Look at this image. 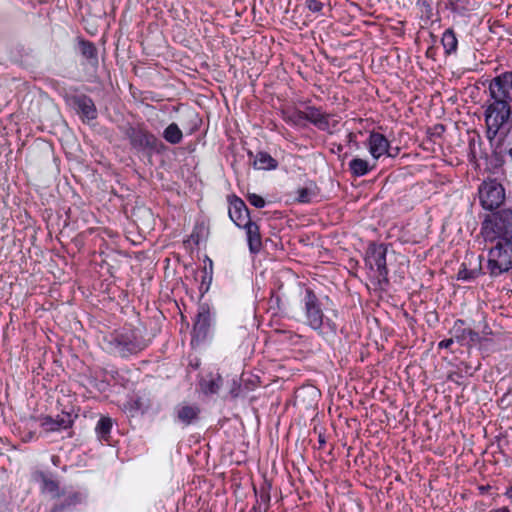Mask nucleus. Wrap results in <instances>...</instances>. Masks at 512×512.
Here are the masks:
<instances>
[{
    "mask_svg": "<svg viewBox=\"0 0 512 512\" xmlns=\"http://www.w3.org/2000/svg\"><path fill=\"white\" fill-rule=\"evenodd\" d=\"M326 443L324 437L322 435H319V444H320V447L323 446L324 444Z\"/></svg>",
    "mask_w": 512,
    "mask_h": 512,
    "instance_id": "37998d69",
    "label": "nucleus"
},
{
    "mask_svg": "<svg viewBox=\"0 0 512 512\" xmlns=\"http://www.w3.org/2000/svg\"><path fill=\"white\" fill-rule=\"evenodd\" d=\"M253 166L258 170H274L278 166V162L267 152H258L254 156Z\"/></svg>",
    "mask_w": 512,
    "mask_h": 512,
    "instance_id": "4be33fe9",
    "label": "nucleus"
},
{
    "mask_svg": "<svg viewBox=\"0 0 512 512\" xmlns=\"http://www.w3.org/2000/svg\"><path fill=\"white\" fill-rule=\"evenodd\" d=\"M229 210L228 215L231 221L238 227H242L247 222H250L251 215L245 202L236 195L228 197Z\"/></svg>",
    "mask_w": 512,
    "mask_h": 512,
    "instance_id": "9d476101",
    "label": "nucleus"
},
{
    "mask_svg": "<svg viewBox=\"0 0 512 512\" xmlns=\"http://www.w3.org/2000/svg\"><path fill=\"white\" fill-rule=\"evenodd\" d=\"M285 121L297 126L303 125V122L305 121L304 111L295 110L285 117Z\"/></svg>",
    "mask_w": 512,
    "mask_h": 512,
    "instance_id": "473e14b6",
    "label": "nucleus"
},
{
    "mask_svg": "<svg viewBox=\"0 0 512 512\" xmlns=\"http://www.w3.org/2000/svg\"><path fill=\"white\" fill-rule=\"evenodd\" d=\"M446 8L458 15H463L468 10L462 0H446Z\"/></svg>",
    "mask_w": 512,
    "mask_h": 512,
    "instance_id": "2f4dec72",
    "label": "nucleus"
},
{
    "mask_svg": "<svg viewBox=\"0 0 512 512\" xmlns=\"http://www.w3.org/2000/svg\"><path fill=\"white\" fill-rule=\"evenodd\" d=\"M510 116L509 103L494 99L485 113V122L488 131L496 134L498 130L507 122Z\"/></svg>",
    "mask_w": 512,
    "mask_h": 512,
    "instance_id": "0eeeda50",
    "label": "nucleus"
},
{
    "mask_svg": "<svg viewBox=\"0 0 512 512\" xmlns=\"http://www.w3.org/2000/svg\"><path fill=\"white\" fill-rule=\"evenodd\" d=\"M177 420L188 426L198 419L200 408L197 405L180 404L175 408Z\"/></svg>",
    "mask_w": 512,
    "mask_h": 512,
    "instance_id": "2eb2a0df",
    "label": "nucleus"
},
{
    "mask_svg": "<svg viewBox=\"0 0 512 512\" xmlns=\"http://www.w3.org/2000/svg\"><path fill=\"white\" fill-rule=\"evenodd\" d=\"M296 201L299 203H309L312 197L317 194V187L314 183H310L308 186L299 187L296 191Z\"/></svg>",
    "mask_w": 512,
    "mask_h": 512,
    "instance_id": "a878e982",
    "label": "nucleus"
},
{
    "mask_svg": "<svg viewBox=\"0 0 512 512\" xmlns=\"http://www.w3.org/2000/svg\"><path fill=\"white\" fill-rule=\"evenodd\" d=\"M333 315H334L335 317H337V312H336V311H333Z\"/></svg>",
    "mask_w": 512,
    "mask_h": 512,
    "instance_id": "09e8293b",
    "label": "nucleus"
},
{
    "mask_svg": "<svg viewBox=\"0 0 512 512\" xmlns=\"http://www.w3.org/2000/svg\"><path fill=\"white\" fill-rule=\"evenodd\" d=\"M480 272L476 269H468L465 263L461 264V267L457 274V279L462 281H472L479 276Z\"/></svg>",
    "mask_w": 512,
    "mask_h": 512,
    "instance_id": "c85d7f7f",
    "label": "nucleus"
},
{
    "mask_svg": "<svg viewBox=\"0 0 512 512\" xmlns=\"http://www.w3.org/2000/svg\"><path fill=\"white\" fill-rule=\"evenodd\" d=\"M388 246L383 243H370L365 253V266L376 274L380 287L389 284V270L387 268L386 256Z\"/></svg>",
    "mask_w": 512,
    "mask_h": 512,
    "instance_id": "39448f33",
    "label": "nucleus"
},
{
    "mask_svg": "<svg viewBox=\"0 0 512 512\" xmlns=\"http://www.w3.org/2000/svg\"><path fill=\"white\" fill-rule=\"evenodd\" d=\"M85 500V495L81 492L69 493L61 503L55 504L50 512H63L81 504Z\"/></svg>",
    "mask_w": 512,
    "mask_h": 512,
    "instance_id": "6ab92c4d",
    "label": "nucleus"
},
{
    "mask_svg": "<svg viewBox=\"0 0 512 512\" xmlns=\"http://www.w3.org/2000/svg\"><path fill=\"white\" fill-rule=\"evenodd\" d=\"M455 338L452 336L451 338L444 339L438 343L439 349H449L451 345L454 343Z\"/></svg>",
    "mask_w": 512,
    "mask_h": 512,
    "instance_id": "58836bf2",
    "label": "nucleus"
},
{
    "mask_svg": "<svg viewBox=\"0 0 512 512\" xmlns=\"http://www.w3.org/2000/svg\"><path fill=\"white\" fill-rule=\"evenodd\" d=\"M347 139H348V142H349V143H350V142H353V141L355 140V135H354L352 132H350V133H348V135H347Z\"/></svg>",
    "mask_w": 512,
    "mask_h": 512,
    "instance_id": "a19ab883",
    "label": "nucleus"
},
{
    "mask_svg": "<svg viewBox=\"0 0 512 512\" xmlns=\"http://www.w3.org/2000/svg\"><path fill=\"white\" fill-rule=\"evenodd\" d=\"M40 479H41L42 488L44 491L50 493L53 498L60 497L59 483L57 481L53 480L45 473L40 474Z\"/></svg>",
    "mask_w": 512,
    "mask_h": 512,
    "instance_id": "cd10ccee",
    "label": "nucleus"
},
{
    "mask_svg": "<svg viewBox=\"0 0 512 512\" xmlns=\"http://www.w3.org/2000/svg\"><path fill=\"white\" fill-rule=\"evenodd\" d=\"M502 152L512 158V136H506L501 143Z\"/></svg>",
    "mask_w": 512,
    "mask_h": 512,
    "instance_id": "e433bc0d",
    "label": "nucleus"
},
{
    "mask_svg": "<svg viewBox=\"0 0 512 512\" xmlns=\"http://www.w3.org/2000/svg\"><path fill=\"white\" fill-rule=\"evenodd\" d=\"M450 333L461 345H475L479 344L482 340L478 332L465 327V321L463 319H457L454 322Z\"/></svg>",
    "mask_w": 512,
    "mask_h": 512,
    "instance_id": "9b49d317",
    "label": "nucleus"
},
{
    "mask_svg": "<svg viewBox=\"0 0 512 512\" xmlns=\"http://www.w3.org/2000/svg\"><path fill=\"white\" fill-rule=\"evenodd\" d=\"M121 131L129 140L131 147L137 151L160 153L164 149V144L143 125L134 126L130 123L121 127Z\"/></svg>",
    "mask_w": 512,
    "mask_h": 512,
    "instance_id": "20e7f679",
    "label": "nucleus"
},
{
    "mask_svg": "<svg viewBox=\"0 0 512 512\" xmlns=\"http://www.w3.org/2000/svg\"><path fill=\"white\" fill-rule=\"evenodd\" d=\"M305 121L315 125L320 130H327L329 128L328 115L323 113L320 108L315 106H308L304 111Z\"/></svg>",
    "mask_w": 512,
    "mask_h": 512,
    "instance_id": "dca6fc26",
    "label": "nucleus"
},
{
    "mask_svg": "<svg viewBox=\"0 0 512 512\" xmlns=\"http://www.w3.org/2000/svg\"><path fill=\"white\" fill-rule=\"evenodd\" d=\"M222 384L223 379L219 373H209L199 382L201 391L206 395L218 393Z\"/></svg>",
    "mask_w": 512,
    "mask_h": 512,
    "instance_id": "f3484780",
    "label": "nucleus"
},
{
    "mask_svg": "<svg viewBox=\"0 0 512 512\" xmlns=\"http://www.w3.org/2000/svg\"><path fill=\"white\" fill-rule=\"evenodd\" d=\"M255 494L257 496L256 505L260 506L263 504L265 506V509L267 508L269 502H270V492H269V486L263 485L260 488L259 494L254 488Z\"/></svg>",
    "mask_w": 512,
    "mask_h": 512,
    "instance_id": "7c9ffc66",
    "label": "nucleus"
},
{
    "mask_svg": "<svg viewBox=\"0 0 512 512\" xmlns=\"http://www.w3.org/2000/svg\"><path fill=\"white\" fill-rule=\"evenodd\" d=\"M211 314L208 306H200L193 325V337L198 341L204 340L211 327Z\"/></svg>",
    "mask_w": 512,
    "mask_h": 512,
    "instance_id": "f8f14e48",
    "label": "nucleus"
},
{
    "mask_svg": "<svg viewBox=\"0 0 512 512\" xmlns=\"http://www.w3.org/2000/svg\"><path fill=\"white\" fill-rule=\"evenodd\" d=\"M250 512H262V510H261V507H260V506H258V505H256V504H255V505L252 507V509L250 510Z\"/></svg>",
    "mask_w": 512,
    "mask_h": 512,
    "instance_id": "79ce46f5",
    "label": "nucleus"
},
{
    "mask_svg": "<svg viewBox=\"0 0 512 512\" xmlns=\"http://www.w3.org/2000/svg\"><path fill=\"white\" fill-rule=\"evenodd\" d=\"M79 45L82 55L90 62V64L97 65L98 55L95 45L87 40H81Z\"/></svg>",
    "mask_w": 512,
    "mask_h": 512,
    "instance_id": "393cba45",
    "label": "nucleus"
},
{
    "mask_svg": "<svg viewBox=\"0 0 512 512\" xmlns=\"http://www.w3.org/2000/svg\"><path fill=\"white\" fill-rule=\"evenodd\" d=\"M113 422L110 417H101L96 425L95 431L100 440L108 441L112 430Z\"/></svg>",
    "mask_w": 512,
    "mask_h": 512,
    "instance_id": "b1692460",
    "label": "nucleus"
},
{
    "mask_svg": "<svg viewBox=\"0 0 512 512\" xmlns=\"http://www.w3.org/2000/svg\"><path fill=\"white\" fill-rule=\"evenodd\" d=\"M247 200L252 206L256 208H263L266 205L265 199L262 196L255 193H249L247 195Z\"/></svg>",
    "mask_w": 512,
    "mask_h": 512,
    "instance_id": "f704fd0d",
    "label": "nucleus"
},
{
    "mask_svg": "<svg viewBox=\"0 0 512 512\" xmlns=\"http://www.w3.org/2000/svg\"><path fill=\"white\" fill-rule=\"evenodd\" d=\"M348 167L353 177H362L370 173L373 169H375L376 161L370 164L368 160L355 157L349 162Z\"/></svg>",
    "mask_w": 512,
    "mask_h": 512,
    "instance_id": "a211bd4d",
    "label": "nucleus"
},
{
    "mask_svg": "<svg viewBox=\"0 0 512 512\" xmlns=\"http://www.w3.org/2000/svg\"><path fill=\"white\" fill-rule=\"evenodd\" d=\"M305 6L309 11L313 13L323 14L322 10L324 8V3L321 2L320 0H306Z\"/></svg>",
    "mask_w": 512,
    "mask_h": 512,
    "instance_id": "72a5a7b5",
    "label": "nucleus"
},
{
    "mask_svg": "<svg viewBox=\"0 0 512 512\" xmlns=\"http://www.w3.org/2000/svg\"><path fill=\"white\" fill-rule=\"evenodd\" d=\"M342 150H343L342 145H338V146H337V152H338V153H340Z\"/></svg>",
    "mask_w": 512,
    "mask_h": 512,
    "instance_id": "49530a36",
    "label": "nucleus"
},
{
    "mask_svg": "<svg viewBox=\"0 0 512 512\" xmlns=\"http://www.w3.org/2000/svg\"><path fill=\"white\" fill-rule=\"evenodd\" d=\"M240 229L245 230L248 248L251 254H257L262 249V236L259 225L251 220L244 224Z\"/></svg>",
    "mask_w": 512,
    "mask_h": 512,
    "instance_id": "ddd939ff",
    "label": "nucleus"
},
{
    "mask_svg": "<svg viewBox=\"0 0 512 512\" xmlns=\"http://www.w3.org/2000/svg\"><path fill=\"white\" fill-rule=\"evenodd\" d=\"M391 150H392V154H395V157H396L398 155V153H399V148L398 147H396V148H392L391 147Z\"/></svg>",
    "mask_w": 512,
    "mask_h": 512,
    "instance_id": "c03bdc74",
    "label": "nucleus"
},
{
    "mask_svg": "<svg viewBox=\"0 0 512 512\" xmlns=\"http://www.w3.org/2000/svg\"><path fill=\"white\" fill-rule=\"evenodd\" d=\"M73 103L78 113L87 120L90 121L97 118V109L91 97L84 94L76 95L73 97Z\"/></svg>",
    "mask_w": 512,
    "mask_h": 512,
    "instance_id": "4468645a",
    "label": "nucleus"
},
{
    "mask_svg": "<svg viewBox=\"0 0 512 512\" xmlns=\"http://www.w3.org/2000/svg\"><path fill=\"white\" fill-rule=\"evenodd\" d=\"M441 44L446 56L456 55L458 49V39L456 33L452 28L444 31L441 37Z\"/></svg>",
    "mask_w": 512,
    "mask_h": 512,
    "instance_id": "412c9836",
    "label": "nucleus"
},
{
    "mask_svg": "<svg viewBox=\"0 0 512 512\" xmlns=\"http://www.w3.org/2000/svg\"><path fill=\"white\" fill-rule=\"evenodd\" d=\"M479 199L485 210L499 208L505 200V189L495 179L484 181L479 187Z\"/></svg>",
    "mask_w": 512,
    "mask_h": 512,
    "instance_id": "423d86ee",
    "label": "nucleus"
},
{
    "mask_svg": "<svg viewBox=\"0 0 512 512\" xmlns=\"http://www.w3.org/2000/svg\"><path fill=\"white\" fill-rule=\"evenodd\" d=\"M162 137L169 144L177 145L182 142L183 133L179 126L172 122L163 130Z\"/></svg>",
    "mask_w": 512,
    "mask_h": 512,
    "instance_id": "5701e85b",
    "label": "nucleus"
},
{
    "mask_svg": "<svg viewBox=\"0 0 512 512\" xmlns=\"http://www.w3.org/2000/svg\"><path fill=\"white\" fill-rule=\"evenodd\" d=\"M489 90L493 99L509 103L512 100V71L494 78L489 85Z\"/></svg>",
    "mask_w": 512,
    "mask_h": 512,
    "instance_id": "6e6552de",
    "label": "nucleus"
},
{
    "mask_svg": "<svg viewBox=\"0 0 512 512\" xmlns=\"http://www.w3.org/2000/svg\"><path fill=\"white\" fill-rule=\"evenodd\" d=\"M499 226L502 227V229L505 227V231L503 232L502 231V234H506L507 232L509 234L512 233V209H509V210H505L502 212L500 218H499V222L496 221Z\"/></svg>",
    "mask_w": 512,
    "mask_h": 512,
    "instance_id": "c756f323",
    "label": "nucleus"
},
{
    "mask_svg": "<svg viewBox=\"0 0 512 512\" xmlns=\"http://www.w3.org/2000/svg\"><path fill=\"white\" fill-rule=\"evenodd\" d=\"M488 488H489V486H487V487H484V486L480 487V489H481L482 491H486V489H488Z\"/></svg>",
    "mask_w": 512,
    "mask_h": 512,
    "instance_id": "de8ad7c7",
    "label": "nucleus"
},
{
    "mask_svg": "<svg viewBox=\"0 0 512 512\" xmlns=\"http://www.w3.org/2000/svg\"><path fill=\"white\" fill-rule=\"evenodd\" d=\"M490 512H510V511H509V509L507 507H501V508L492 510Z\"/></svg>",
    "mask_w": 512,
    "mask_h": 512,
    "instance_id": "ea45409f",
    "label": "nucleus"
},
{
    "mask_svg": "<svg viewBox=\"0 0 512 512\" xmlns=\"http://www.w3.org/2000/svg\"><path fill=\"white\" fill-rule=\"evenodd\" d=\"M416 7L419 10L420 19L427 24L433 17V7L431 0H417Z\"/></svg>",
    "mask_w": 512,
    "mask_h": 512,
    "instance_id": "bb28decb",
    "label": "nucleus"
},
{
    "mask_svg": "<svg viewBox=\"0 0 512 512\" xmlns=\"http://www.w3.org/2000/svg\"><path fill=\"white\" fill-rule=\"evenodd\" d=\"M189 116L192 123V126L189 129V134H193L199 128L201 120L199 119L198 114L195 112L190 113Z\"/></svg>",
    "mask_w": 512,
    "mask_h": 512,
    "instance_id": "4c0bfd02",
    "label": "nucleus"
},
{
    "mask_svg": "<svg viewBox=\"0 0 512 512\" xmlns=\"http://www.w3.org/2000/svg\"><path fill=\"white\" fill-rule=\"evenodd\" d=\"M71 425L72 420L69 414L58 416L56 419H53L52 417H46L42 422V426L47 431H59L62 429H67L71 427Z\"/></svg>",
    "mask_w": 512,
    "mask_h": 512,
    "instance_id": "aec40b11",
    "label": "nucleus"
},
{
    "mask_svg": "<svg viewBox=\"0 0 512 512\" xmlns=\"http://www.w3.org/2000/svg\"><path fill=\"white\" fill-rule=\"evenodd\" d=\"M300 303L304 324L325 341H333L337 335L338 325L333 318L324 314L323 305L314 290L306 287Z\"/></svg>",
    "mask_w": 512,
    "mask_h": 512,
    "instance_id": "f03ea898",
    "label": "nucleus"
},
{
    "mask_svg": "<svg viewBox=\"0 0 512 512\" xmlns=\"http://www.w3.org/2000/svg\"><path fill=\"white\" fill-rule=\"evenodd\" d=\"M58 461H59V457H57V456L52 457V462L54 465H57Z\"/></svg>",
    "mask_w": 512,
    "mask_h": 512,
    "instance_id": "a18cd8bd",
    "label": "nucleus"
},
{
    "mask_svg": "<svg viewBox=\"0 0 512 512\" xmlns=\"http://www.w3.org/2000/svg\"><path fill=\"white\" fill-rule=\"evenodd\" d=\"M209 265H210V272L207 271L206 267L204 268V271H203L204 275L202 277L201 287H200V289H202L203 286L206 285L205 290H204L205 292L208 290L209 285L212 281V261L211 260H209Z\"/></svg>",
    "mask_w": 512,
    "mask_h": 512,
    "instance_id": "c9c22d12",
    "label": "nucleus"
},
{
    "mask_svg": "<svg viewBox=\"0 0 512 512\" xmlns=\"http://www.w3.org/2000/svg\"><path fill=\"white\" fill-rule=\"evenodd\" d=\"M108 344L110 351L122 358L138 354L148 346L145 338L135 329L116 331L110 336Z\"/></svg>",
    "mask_w": 512,
    "mask_h": 512,
    "instance_id": "7ed1b4c3",
    "label": "nucleus"
},
{
    "mask_svg": "<svg viewBox=\"0 0 512 512\" xmlns=\"http://www.w3.org/2000/svg\"><path fill=\"white\" fill-rule=\"evenodd\" d=\"M482 234L486 241L495 245L489 249L487 269L490 276L498 277L512 269V233L502 234V227L497 222L485 221Z\"/></svg>",
    "mask_w": 512,
    "mask_h": 512,
    "instance_id": "f257e3e1",
    "label": "nucleus"
},
{
    "mask_svg": "<svg viewBox=\"0 0 512 512\" xmlns=\"http://www.w3.org/2000/svg\"><path fill=\"white\" fill-rule=\"evenodd\" d=\"M367 147L374 161L382 156L395 157V154H392L389 140L379 132L372 131L369 134Z\"/></svg>",
    "mask_w": 512,
    "mask_h": 512,
    "instance_id": "1a4fd4ad",
    "label": "nucleus"
}]
</instances>
